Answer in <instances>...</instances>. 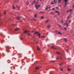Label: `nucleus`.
I'll list each match as a JSON object with an SVG mask.
<instances>
[{
	"label": "nucleus",
	"instance_id": "7ed1b4c3",
	"mask_svg": "<svg viewBox=\"0 0 74 74\" xmlns=\"http://www.w3.org/2000/svg\"><path fill=\"white\" fill-rule=\"evenodd\" d=\"M54 3H53V2H52L51 3V4H54V3H55V4H57V1H56V0H54Z\"/></svg>",
	"mask_w": 74,
	"mask_h": 74
},
{
	"label": "nucleus",
	"instance_id": "5fc2aeb1",
	"mask_svg": "<svg viewBox=\"0 0 74 74\" xmlns=\"http://www.w3.org/2000/svg\"><path fill=\"white\" fill-rule=\"evenodd\" d=\"M1 44H3V42H2V41H1Z\"/></svg>",
	"mask_w": 74,
	"mask_h": 74
},
{
	"label": "nucleus",
	"instance_id": "5701e85b",
	"mask_svg": "<svg viewBox=\"0 0 74 74\" xmlns=\"http://www.w3.org/2000/svg\"><path fill=\"white\" fill-rule=\"evenodd\" d=\"M16 7L17 8H18V10H19V8H20V7H18V6H17V5L16 6Z\"/></svg>",
	"mask_w": 74,
	"mask_h": 74
},
{
	"label": "nucleus",
	"instance_id": "052dcab7",
	"mask_svg": "<svg viewBox=\"0 0 74 74\" xmlns=\"http://www.w3.org/2000/svg\"><path fill=\"white\" fill-rule=\"evenodd\" d=\"M58 59H59L58 58H57V60Z\"/></svg>",
	"mask_w": 74,
	"mask_h": 74
},
{
	"label": "nucleus",
	"instance_id": "72a5a7b5",
	"mask_svg": "<svg viewBox=\"0 0 74 74\" xmlns=\"http://www.w3.org/2000/svg\"><path fill=\"white\" fill-rule=\"evenodd\" d=\"M70 16H71V15H70L69 16H68V19L69 18H70Z\"/></svg>",
	"mask_w": 74,
	"mask_h": 74
},
{
	"label": "nucleus",
	"instance_id": "412c9836",
	"mask_svg": "<svg viewBox=\"0 0 74 74\" xmlns=\"http://www.w3.org/2000/svg\"><path fill=\"white\" fill-rule=\"evenodd\" d=\"M58 3H61V0H59L58 1Z\"/></svg>",
	"mask_w": 74,
	"mask_h": 74
},
{
	"label": "nucleus",
	"instance_id": "473e14b6",
	"mask_svg": "<svg viewBox=\"0 0 74 74\" xmlns=\"http://www.w3.org/2000/svg\"><path fill=\"white\" fill-rule=\"evenodd\" d=\"M20 40H23V39L22 38H20Z\"/></svg>",
	"mask_w": 74,
	"mask_h": 74
},
{
	"label": "nucleus",
	"instance_id": "603ef678",
	"mask_svg": "<svg viewBox=\"0 0 74 74\" xmlns=\"http://www.w3.org/2000/svg\"><path fill=\"white\" fill-rule=\"evenodd\" d=\"M68 26H69V25H66V27H68Z\"/></svg>",
	"mask_w": 74,
	"mask_h": 74
},
{
	"label": "nucleus",
	"instance_id": "a18cd8bd",
	"mask_svg": "<svg viewBox=\"0 0 74 74\" xmlns=\"http://www.w3.org/2000/svg\"><path fill=\"white\" fill-rule=\"evenodd\" d=\"M66 23L64 24V26H65V25H66Z\"/></svg>",
	"mask_w": 74,
	"mask_h": 74
},
{
	"label": "nucleus",
	"instance_id": "393cba45",
	"mask_svg": "<svg viewBox=\"0 0 74 74\" xmlns=\"http://www.w3.org/2000/svg\"><path fill=\"white\" fill-rule=\"evenodd\" d=\"M12 9H14V10L15 9V8L14 6H13Z\"/></svg>",
	"mask_w": 74,
	"mask_h": 74
},
{
	"label": "nucleus",
	"instance_id": "37998d69",
	"mask_svg": "<svg viewBox=\"0 0 74 74\" xmlns=\"http://www.w3.org/2000/svg\"><path fill=\"white\" fill-rule=\"evenodd\" d=\"M6 14V12H5L4 13V14Z\"/></svg>",
	"mask_w": 74,
	"mask_h": 74
},
{
	"label": "nucleus",
	"instance_id": "bb28decb",
	"mask_svg": "<svg viewBox=\"0 0 74 74\" xmlns=\"http://www.w3.org/2000/svg\"><path fill=\"white\" fill-rule=\"evenodd\" d=\"M44 17H43V16H42L41 17V19H44Z\"/></svg>",
	"mask_w": 74,
	"mask_h": 74
},
{
	"label": "nucleus",
	"instance_id": "c85d7f7f",
	"mask_svg": "<svg viewBox=\"0 0 74 74\" xmlns=\"http://www.w3.org/2000/svg\"><path fill=\"white\" fill-rule=\"evenodd\" d=\"M58 25V26H59V27H61V28H62V26H60V25Z\"/></svg>",
	"mask_w": 74,
	"mask_h": 74
},
{
	"label": "nucleus",
	"instance_id": "8fccbe9b",
	"mask_svg": "<svg viewBox=\"0 0 74 74\" xmlns=\"http://www.w3.org/2000/svg\"><path fill=\"white\" fill-rule=\"evenodd\" d=\"M13 26H15V25H16V24H15V25H13Z\"/></svg>",
	"mask_w": 74,
	"mask_h": 74
},
{
	"label": "nucleus",
	"instance_id": "423d86ee",
	"mask_svg": "<svg viewBox=\"0 0 74 74\" xmlns=\"http://www.w3.org/2000/svg\"><path fill=\"white\" fill-rule=\"evenodd\" d=\"M40 69V68L39 66H37L35 67V70H39Z\"/></svg>",
	"mask_w": 74,
	"mask_h": 74
},
{
	"label": "nucleus",
	"instance_id": "dca6fc26",
	"mask_svg": "<svg viewBox=\"0 0 74 74\" xmlns=\"http://www.w3.org/2000/svg\"><path fill=\"white\" fill-rule=\"evenodd\" d=\"M69 12H71V11H73V9H70V10H69Z\"/></svg>",
	"mask_w": 74,
	"mask_h": 74
},
{
	"label": "nucleus",
	"instance_id": "c756f323",
	"mask_svg": "<svg viewBox=\"0 0 74 74\" xmlns=\"http://www.w3.org/2000/svg\"><path fill=\"white\" fill-rule=\"evenodd\" d=\"M34 17H36V16H37V14H35V15H34Z\"/></svg>",
	"mask_w": 74,
	"mask_h": 74
},
{
	"label": "nucleus",
	"instance_id": "ddd939ff",
	"mask_svg": "<svg viewBox=\"0 0 74 74\" xmlns=\"http://www.w3.org/2000/svg\"><path fill=\"white\" fill-rule=\"evenodd\" d=\"M51 48H52L53 49H56V48H55L54 47H53V46L51 47Z\"/></svg>",
	"mask_w": 74,
	"mask_h": 74
},
{
	"label": "nucleus",
	"instance_id": "4d7b16f0",
	"mask_svg": "<svg viewBox=\"0 0 74 74\" xmlns=\"http://www.w3.org/2000/svg\"><path fill=\"white\" fill-rule=\"evenodd\" d=\"M1 16V14H0V16Z\"/></svg>",
	"mask_w": 74,
	"mask_h": 74
},
{
	"label": "nucleus",
	"instance_id": "9b49d317",
	"mask_svg": "<svg viewBox=\"0 0 74 74\" xmlns=\"http://www.w3.org/2000/svg\"><path fill=\"white\" fill-rule=\"evenodd\" d=\"M50 27H51V26L49 25H48L47 26V29H49Z\"/></svg>",
	"mask_w": 74,
	"mask_h": 74
},
{
	"label": "nucleus",
	"instance_id": "f03ea898",
	"mask_svg": "<svg viewBox=\"0 0 74 74\" xmlns=\"http://www.w3.org/2000/svg\"><path fill=\"white\" fill-rule=\"evenodd\" d=\"M40 5L39 4L38 5H35V7L36 8V10H37V9H38L39 8V7H40Z\"/></svg>",
	"mask_w": 74,
	"mask_h": 74
},
{
	"label": "nucleus",
	"instance_id": "20e7f679",
	"mask_svg": "<svg viewBox=\"0 0 74 74\" xmlns=\"http://www.w3.org/2000/svg\"><path fill=\"white\" fill-rule=\"evenodd\" d=\"M30 32V31H26L25 30L24 32V33H28L29 32Z\"/></svg>",
	"mask_w": 74,
	"mask_h": 74
},
{
	"label": "nucleus",
	"instance_id": "a878e982",
	"mask_svg": "<svg viewBox=\"0 0 74 74\" xmlns=\"http://www.w3.org/2000/svg\"><path fill=\"white\" fill-rule=\"evenodd\" d=\"M49 21V20L48 19L47 20H46V23H47V22H48Z\"/></svg>",
	"mask_w": 74,
	"mask_h": 74
},
{
	"label": "nucleus",
	"instance_id": "680f3d73",
	"mask_svg": "<svg viewBox=\"0 0 74 74\" xmlns=\"http://www.w3.org/2000/svg\"><path fill=\"white\" fill-rule=\"evenodd\" d=\"M66 7V5H65L64 6V7Z\"/></svg>",
	"mask_w": 74,
	"mask_h": 74
},
{
	"label": "nucleus",
	"instance_id": "2eb2a0df",
	"mask_svg": "<svg viewBox=\"0 0 74 74\" xmlns=\"http://www.w3.org/2000/svg\"><path fill=\"white\" fill-rule=\"evenodd\" d=\"M58 34H60V35L62 34V33L60 32H58Z\"/></svg>",
	"mask_w": 74,
	"mask_h": 74
},
{
	"label": "nucleus",
	"instance_id": "f8f14e48",
	"mask_svg": "<svg viewBox=\"0 0 74 74\" xmlns=\"http://www.w3.org/2000/svg\"><path fill=\"white\" fill-rule=\"evenodd\" d=\"M19 29V28H17L16 29H15V31H17V30H18Z\"/></svg>",
	"mask_w": 74,
	"mask_h": 74
},
{
	"label": "nucleus",
	"instance_id": "3c124183",
	"mask_svg": "<svg viewBox=\"0 0 74 74\" xmlns=\"http://www.w3.org/2000/svg\"><path fill=\"white\" fill-rule=\"evenodd\" d=\"M56 8H57V9H58L59 8H58V7H57Z\"/></svg>",
	"mask_w": 74,
	"mask_h": 74
},
{
	"label": "nucleus",
	"instance_id": "1a4fd4ad",
	"mask_svg": "<svg viewBox=\"0 0 74 74\" xmlns=\"http://www.w3.org/2000/svg\"><path fill=\"white\" fill-rule=\"evenodd\" d=\"M44 13V12H42V11H40L39 12V14H43Z\"/></svg>",
	"mask_w": 74,
	"mask_h": 74
},
{
	"label": "nucleus",
	"instance_id": "6e6d98bb",
	"mask_svg": "<svg viewBox=\"0 0 74 74\" xmlns=\"http://www.w3.org/2000/svg\"><path fill=\"white\" fill-rule=\"evenodd\" d=\"M19 1V0L17 1V3H18V1Z\"/></svg>",
	"mask_w": 74,
	"mask_h": 74
},
{
	"label": "nucleus",
	"instance_id": "338daca9",
	"mask_svg": "<svg viewBox=\"0 0 74 74\" xmlns=\"http://www.w3.org/2000/svg\"><path fill=\"white\" fill-rule=\"evenodd\" d=\"M8 38H10V37L9 36H8Z\"/></svg>",
	"mask_w": 74,
	"mask_h": 74
},
{
	"label": "nucleus",
	"instance_id": "774afa93",
	"mask_svg": "<svg viewBox=\"0 0 74 74\" xmlns=\"http://www.w3.org/2000/svg\"><path fill=\"white\" fill-rule=\"evenodd\" d=\"M34 38V37H33V38Z\"/></svg>",
	"mask_w": 74,
	"mask_h": 74
},
{
	"label": "nucleus",
	"instance_id": "9d476101",
	"mask_svg": "<svg viewBox=\"0 0 74 74\" xmlns=\"http://www.w3.org/2000/svg\"><path fill=\"white\" fill-rule=\"evenodd\" d=\"M26 4L27 5H28L29 4V2H28V1H27Z\"/></svg>",
	"mask_w": 74,
	"mask_h": 74
},
{
	"label": "nucleus",
	"instance_id": "de8ad7c7",
	"mask_svg": "<svg viewBox=\"0 0 74 74\" xmlns=\"http://www.w3.org/2000/svg\"><path fill=\"white\" fill-rule=\"evenodd\" d=\"M63 69H60V70H61V71H63Z\"/></svg>",
	"mask_w": 74,
	"mask_h": 74
},
{
	"label": "nucleus",
	"instance_id": "c03bdc74",
	"mask_svg": "<svg viewBox=\"0 0 74 74\" xmlns=\"http://www.w3.org/2000/svg\"><path fill=\"white\" fill-rule=\"evenodd\" d=\"M57 13H57L58 15H59V14H60L59 13V12H58Z\"/></svg>",
	"mask_w": 74,
	"mask_h": 74
},
{
	"label": "nucleus",
	"instance_id": "13d9d810",
	"mask_svg": "<svg viewBox=\"0 0 74 74\" xmlns=\"http://www.w3.org/2000/svg\"><path fill=\"white\" fill-rule=\"evenodd\" d=\"M55 32H56H56H57V31L56 30L55 31Z\"/></svg>",
	"mask_w": 74,
	"mask_h": 74
},
{
	"label": "nucleus",
	"instance_id": "cd10ccee",
	"mask_svg": "<svg viewBox=\"0 0 74 74\" xmlns=\"http://www.w3.org/2000/svg\"><path fill=\"white\" fill-rule=\"evenodd\" d=\"M55 12L56 13H58V12H59L58 11H55Z\"/></svg>",
	"mask_w": 74,
	"mask_h": 74
},
{
	"label": "nucleus",
	"instance_id": "0e129e2a",
	"mask_svg": "<svg viewBox=\"0 0 74 74\" xmlns=\"http://www.w3.org/2000/svg\"><path fill=\"white\" fill-rule=\"evenodd\" d=\"M34 21H36V20L35 19H34Z\"/></svg>",
	"mask_w": 74,
	"mask_h": 74
},
{
	"label": "nucleus",
	"instance_id": "f704fd0d",
	"mask_svg": "<svg viewBox=\"0 0 74 74\" xmlns=\"http://www.w3.org/2000/svg\"><path fill=\"white\" fill-rule=\"evenodd\" d=\"M46 10H48V6H47V7L46 8Z\"/></svg>",
	"mask_w": 74,
	"mask_h": 74
},
{
	"label": "nucleus",
	"instance_id": "49530a36",
	"mask_svg": "<svg viewBox=\"0 0 74 74\" xmlns=\"http://www.w3.org/2000/svg\"><path fill=\"white\" fill-rule=\"evenodd\" d=\"M55 10V8H53L52 10L53 11V10Z\"/></svg>",
	"mask_w": 74,
	"mask_h": 74
},
{
	"label": "nucleus",
	"instance_id": "f257e3e1",
	"mask_svg": "<svg viewBox=\"0 0 74 74\" xmlns=\"http://www.w3.org/2000/svg\"><path fill=\"white\" fill-rule=\"evenodd\" d=\"M35 34H37V36H39V38H40V34L38 32H36L35 33Z\"/></svg>",
	"mask_w": 74,
	"mask_h": 74
},
{
	"label": "nucleus",
	"instance_id": "2f4dec72",
	"mask_svg": "<svg viewBox=\"0 0 74 74\" xmlns=\"http://www.w3.org/2000/svg\"><path fill=\"white\" fill-rule=\"evenodd\" d=\"M61 23H63V20H61Z\"/></svg>",
	"mask_w": 74,
	"mask_h": 74
},
{
	"label": "nucleus",
	"instance_id": "4c0bfd02",
	"mask_svg": "<svg viewBox=\"0 0 74 74\" xmlns=\"http://www.w3.org/2000/svg\"><path fill=\"white\" fill-rule=\"evenodd\" d=\"M35 3V1H34L33 2L32 4H33V3Z\"/></svg>",
	"mask_w": 74,
	"mask_h": 74
},
{
	"label": "nucleus",
	"instance_id": "69168bd1",
	"mask_svg": "<svg viewBox=\"0 0 74 74\" xmlns=\"http://www.w3.org/2000/svg\"><path fill=\"white\" fill-rule=\"evenodd\" d=\"M49 5H48L47 6L48 7V6H49Z\"/></svg>",
	"mask_w": 74,
	"mask_h": 74
},
{
	"label": "nucleus",
	"instance_id": "ea45409f",
	"mask_svg": "<svg viewBox=\"0 0 74 74\" xmlns=\"http://www.w3.org/2000/svg\"><path fill=\"white\" fill-rule=\"evenodd\" d=\"M6 51L8 52H10V51L8 50H6Z\"/></svg>",
	"mask_w": 74,
	"mask_h": 74
},
{
	"label": "nucleus",
	"instance_id": "58836bf2",
	"mask_svg": "<svg viewBox=\"0 0 74 74\" xmlns=\"http://www.w3.org/2000/svg\"><path fill=\"white\" fill-rule=\"evenodd\" d=\"M69 12V10H68V11H66V12H67V13H68Z\"/></svg>",
	"mask_w": 74,
	"mask_h": 74
},
{
	"label": "nucleus",
	"instance_id": "f3484780",
	"mask_svg": "<svg viewBox=\"0 0 74 74\" xmlns=\"http://www.w3.org/2000/svg\"><path fill=\"white\" fill-rule=\"evenodd\" d=\"M56 62V61L54 60V61H51L50 62H52V63H54Z\"/></svg>",
	"mask_w": 74,
	"mask_h": 74
},
{
	"label": "nucleus",
	"instance_id": "a211bd4d",
	"mask_svg": "<svg viewBox=\"0 0 74 74\" xmlns=\"http://www.w3.org/2000/svg\"><path fill=\"white\" fill-rule=\"evenodd\" d=\"M64 40L65 41V42H66L67 41V40L66 39H64Z\"/></svg>",
	"mask_w": 74,
	"mask_h": 74
},
{
	"label": "nucleus",
	"instance_id": "e2e57ef3",
	"mask_svg": "<svg viewBox=\"0 0 74 74\" xmlns=\"http://www.w3.org/2000/svg\"><path fill=\"white\" fill-rule=\"evenodd\" d=\"M48 34V33L47 32V34Z\"/></svg>",
	"mask_w": 74,
	"mask_h": 74
},
{
	"label": "nucleus",
	"instance_id": "0eeeda50",
	"mask_svg": "<svg viewBox=\"0 0 74 74\" xmlns=\"http://www.w3.org/2000/svg\"><path fill=\"white\" fill-rule=\"evenodd\" d=\"M67 0H64L65 2V3L64 4L65 5H66V4H67Z\"/></svg>",
	"mask_w": 74,
	"mask_h": 74
},
{
	"label": "nucleus",
	"instance_id": "c9c22d12",
	"mask_svg": "<svg viewBox=\"0 0 74 74\" xmlns=\"http://www.w3.org/2000/svg\"><path fill=\"white\" fill-rule=\"evenodd\" d=\"M64 29L65 30H67V29H66V28L65 27H64Z\"/></svg>",
	"mask_w": 74,
	"mask_h": 74
},
{
	"label": "nucleus",
	"instance_id": "6ab92c4d",
	"mask_svg": "<svg viewBox=\"0 0 74 74\" xmlns=\"http://www.w3.org/2000/svg\"><path fill=\"white\" fill-rule=\"evenodd\" d=\"M17 19L19 20L20 19V17H17Z\"/></svg>",
	"mask_w": 74,
	"mask_h": 74
},
{
	"label": "nucleus",
	"instance_id": "b1692460",
	"mask_svg": "<svg viewBox=\"0 0 74 74\" xmlns=\"http://www.w3.org/2000/svg\"><path fill=\"white\" fill-rule=\"evenodd\" d=\"M57 53V54H61V53H59V52H56Z\"/></svg>",
	"mask_w": 74,
	"mask_h": 74
},
{
	"label": "nucleus",
	"instance_id": "4be33fe9",
	"mask_svg": "<svg viewBox=\"0 0 74 74\" xmlns=\"http://www.w3.org/2000/svg\"><path fill=\"white\" fill-rule=\"evenodd\" d=\"M50 14H54V13H53V12H50Z\"/></svg>",
	"mask_w": 74,
	"mask_h": 74
},
{
	"label": "nucleus",
	"instance_id": "09e8293b",
	"mask_svg": "<svg viewBox=\"0 0 74 74\" xmlns=\"http://www.w3.org/2000/svg\"><path fill=\"white\" fill-rule=\"evenodd\" d=\"M48 8H49V9H50L51 8V7H49Z\"/></svg>",
	"mask_w": 74,
	"mask_h": 74
},
{
	"label": "nucleus",
	"instance_id": "79ce46f5",
	"mask_svg": "<svg viewBox=\"0 0 74 74\" xmlns=\"http://www.w3.org/2000/svg\"><path fill=\"white\" fill-rule=\"evenodd\" d=\"M66 23V26H68L69 25H68V23Z\"/></svg>",
	"mask_w": 74,
	"mask_h": 74
},
{
	"label": "nucleus",
	"instance_id": "bf43d9fd",
	"mask_svg": "<svg viewBox=\"0 0 74 74\" xmlns=\"http://www.w3.org/2000/svg\"><path fill=\"white\" fill-rule=\"evenodd\" d=\"M21 22H23L22 21H21Z\"/></svg>",
	"mask_w": 74,
	"mask_h": 74
},
{
	"label": "nucleus",
	"instance_id": "4468645a",
	"mask_svg": "<svg viewBox=\"0 0 74 74\" xmlns=\"http://www.w3.org/2000/svg\"><path fill=\"white\" fill-rule=\"evenodd\" d=\"M63 65V63H62L61 64H60V66H62Z\"/></svg>",
	"mask_w": 74,
	"mask_h": 74
},
{
	"label": "nucleus",
	"instance_id": "864d4df0",
	"mask_svg": "<svg viewBox=\"0 0 74 74\" xmlns=\"http://www.w3.org/2000/svg\"><path fill=\"white\" fill-rule=\"evenodd\" d=\"M69 22H71V21L69 20Z\"/></svg>",
	"mask_w": 74,
	"mask_h": 74
},
{
	"label": "nucleus",
	"instance_id": "6e6552de",
	"mask_svg": "<svg viewBox=\"0 0 74 74\" xmlns=\"http://www.w3.org/2000/svg\"><path fill=\"white\" fill-rule=\"evenodd\" d=\"M37 49L38 50V51H40V48H39V47H38V46H37Z\"/></svg>",
	"mask_w": 74,
	"mask_h": 74
},
{
	"label": "nucleus",
	"instance_id": "e433bc0d",
	"mask_svg": "<svg viewBox=\"0 0 74 74\" xmlns=\"http://www.w3.org/2000/svg\"><path fill=\"white\" fill-rule=\"evenodd\" d=\"M42 38H45V36H42Z\"/></svg>",
	"mask_w": 74,
	"mask_h": 74
},
{
	"label": "nucleus",
	"instance_id": "39448f33",
	"mask_svg": "<svg viewBox=\"0 0 74 74\" xmlns=\"http://www.w3.org/2000/svg\"><path fill=\"white\" fill-rule=\"evenodd\" d=\"M3 24V22L1 21H0V26H1V25H2Z\"/></svg>",
	"mask_w": 74,
	"mask_h": 74
},
{
	"label": "nucleus",
	"instance_id": "7c9ffc66",
	"mask_svg": "<svg viewBox=\"0 0 74 74\" xmlns=\"http://www.w3.org/2000/svg\"><path fill=\"white\" fill-rule=\"evenodd\" d=\"M66 51L67 52H68V53L69 52V50H68V49L66 50Z\"/></svg>",
	"mask_w": 74,
	"mask_h": 74
},
{
	"label": "nucleus",
	"instance_id": "a19ab883",
	"mask_svg": "<svg viewBox=\"0 0 74 74\" xmlns=\"http://www.w3.org/2000/svg\"><path fill=\"white\" fill-rule=\"evenodd\" d=\"M27 35L28 36H29V35H30V34L29 33H28Z\"/></svg>",
	"mask_w": 74,
	"mask_h": 74
},
{
	"label": "nucleus",
	"instance_id": "aec40b11",
	"mask_svg": "<svg viewBox=\"0 0 74 74\" xmlns=\"http://www.w3.org/2000/svg\"><path fill=\"white\" fill-rule=\"evenodd\" d=\"M67 70H68V71H70V70H71V69H69V68H68Z\"/></svg>",
	"mask_w": 74,
	"mask_h": 74
}]
</instances>
